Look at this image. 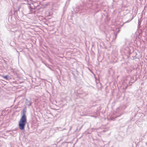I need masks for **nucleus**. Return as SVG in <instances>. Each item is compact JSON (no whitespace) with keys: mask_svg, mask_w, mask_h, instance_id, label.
<instances>
[{"mask_svg":"<svg viewBox=\"0 0 147 147\" xmlns=\"http://www.w3.org/2000/svg\"><path fill=\"white\" fill-rule=\"evenodd\" d=\"M31 103H29V104L28 105H29V106H30V105H31Z\"/></svg>","mask_w":147,"mask_h":147,"instance_id":"nucleus-3","label":"nucleus"},{"mask_svg":"<svg viewBox=\"0 0 147 147\" xmlns=\"http://www.w3.org/2000/svg\"><path fill=\"white\" fill-rule=\"evenodd\" d=\"M23 115L19 122L18 125L19 128L21 130H24L25 125L27 123L26 111L24 110Z\"/></svg>","mask_w":147,"mask_h":147,"instance_id":"nucleus-1","label":"nucleus"},{"mask_svg":"<svg viewBox=\"0 0 147 147\" xmlns=\"http://www.w3.org/2000/svg\"><path fill=\"white\" fill-rule=\"evenodd\" d=\"M3 78L5 79H6V80H7V76H5L3 77Z\"/></svg>","mask_w":147,"mask_h":147,"instance_id":"nucleus-2","label":"nucleus"}]
</instances>
